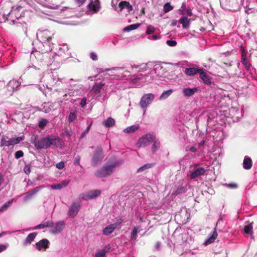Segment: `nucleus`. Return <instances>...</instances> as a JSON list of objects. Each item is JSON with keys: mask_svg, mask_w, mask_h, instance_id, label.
I'll use <instances>...</instances> for the list:
<instances>
[{"mask_svg": "<svg viewBox=\"0 0 257 257\" xmlns=\"http://www.w3.org/2000/svg\"><path fill=\"white\" fill-rule=\"evenodd\" d=\"M110 249V246L109 245H107L104 247V248L101 249L102 251H104V253L105 254L107 252H108Z\"/></svg>", "mask_w": 257, "mask_h": 257, "instance_id": "nucleus-57", "label": "nucleus"}, {"mask_svg": "<svg viewBox=\"0 0 257 257\" xmlns=\"http://www.w3.org/2000/svg\"><path fill=\"white\" fill-rule=\"evenodd\" d=\"M154 98L155 95L152 93L145 94L140 101V106L143 109H146L152 103Z\"/></svg>", "mask_w": 257, "mask_h": 257, "instance_id": "nucleus-8", "label": "nucleus"}, {"mask_svg": "<svg viewBox=\"0 0 257 257\" xmlns=\"http://www.w3.org/2000/svg\"><path fill=\"white\" fill-rule=\"evenodd\" d=\"M241 55L240 62L243 65L245 70L247 71H249L252 67V64L250 62V61L247 58V54L245 52L244 48L243 47H241Z\"/></svg>", "mask_w": 257, "mask_h": 257, "instance_id": "nucleus-9", "label": "nucleus"}, {"mask_svg": "<svg viewBox=\"0 0 257 257\" xmlns=\"http://www.w3.org/2000/svg\"><path fill=\"white\" fill-rule=\"evenodd\" d=\"M252 166V162L251 158L247 156H245L242 164L243 168L245 170H249L251 169Z\"/></svg>", "mask_w": 257, "mask_h": 257, "instance_id": "nucleus-24", "label": "nucleus"}, {"mask_svg": "<svg viewBox=\"0 0 257 257\" xmlns=\"http://www.w3.org/2000/svg\"><path fill=\"white\" fill-rule=\"evenodd\" d=\"M224 185L226 187L231 189H235L237 188L238 187L237 184L235 183H225Z\"/></svg>", "mask_w": 257, "mask_h": 257, "instance_id": "nucleus-47", "label": "nucleus"}, {"mask_svg": "<svg viewBox=\"0 0 257 257\" xmlns=\"http://www.w3.org/2000/svg\"><path fill=\"white\" fill-rule=\"evenodd\" d=\"M48 121L47 119L45 118L41 119L39 120L38 125L40 128L43 129L48 123Z\"/></svg>", "mask_w": 257, "mask_h": 257, "instance_id": "nucleus-40", "label": "nucleus"}, {"mask_svg": "<svg viewBox=\"0 0 257 257\" xmlns=\"http://www.w3.org/2000/svg\"><path fill=\"white\" fill-rule=\"evenodd\" d=\"M77 116V114L75 112H70L68 116V121L69 122L73 121Z\"/></svg>", "mask_w": 257, "mask_h": 257, "instance_id": "nucleus-46", "label": "nucleus"}, {"mask_svg": "<svg viewBox=\"0 0 257 257\" xmlns=\"http://www.w3.org/2000/svg\"><path fill=\"white\" fill-rule=\"evenodd\" d=\"M54 225V222L52 220H48L46 222L41 223L36 226L33 229H43L46 227H51Z\"/></svg>", "mask_w": 257, "mask_h": 257, "instance_id": "nucleus-28", "label": "nucleus"}, {"mask_svg": "<svg viewBox=\"0 0 257 257\" xmlns=\"http://www.w3.org/2000/svg\"><path fill=\"white\" fill-rule=\"evenodd\" d=\"M206 170L203 167H200L198 165H195L192 171L190 174L191 179H195L204 174Z\"/></svg>", "mask_w": 257, "mask_h": 257, "instance_id": "nucleus-11", "label": "nucleus"}, {"mask_svg": "<svg viewBox=\"0 0 257 257\" xmlns=\"http://www.w3.org/2000/svg\"><path fill=\"white\" fill-rule=\"evenodd\" d=\"M166 44L169 46L174 47L177 45V42L175 40H167Z\"/></svg>", "mask_w": 257, "mask_h": 257, "instance_id": "nucleus-50", "label": "nucleus"}, {"mask_svg": "<svg viewBox=\"0 0 257 257\" xmlns=\"http://www.w3.org/2000/svg\"><path fill=\"white\" fill-rule=\"evenodd\" d=\"M65 51H66V52H68V47L67 46L64 45L63 46V47L60 48V51H59L60 55H62L61 52H62V51L65 52Z\"/></svg>", "mask_w": 257, "mask_h": 257, "instance_id": "nucleus-56", "label": "nucleus"}, {"mask_svg": "<svg viewBox=\"0 0 257 257\" xmlns=\"http://www.w3.org/2000/svg\"><path fill=\"white\" fill-rule=\"evenodd\" d=\"M119 164L117 162H114L109 165H104L95 173V175L99 178H104L110 175Z\"/></svg>", "mask_w": 257, "mask_h": 257, "instance_id": "nucleus-3", "label": "nucleus"}, {"mask_svg": "<svg viewBox=\"0 0 257 257\" xmlns=\"http://www.w3.org/2000/svg\"><path fill=\"white\" fill-rule=\"evenodd\" d=\"M179 22L182 24L183 29H187L190 27V19H188L185 16H182L179 19Z\"/></svg>", "mask_w": 257, "mask_h": 257, "instance_id": "nucleus-22", "label": "nucleus"}, {"mask_svg": "<svg viewBox=\"0 0 257 257\" xmlns=\"http://www.w3.org/2000/svg\"><path fill=\"white\" fill-rule=\"evenodd\" d=\"M37 235V233L36 232L30 233L26 238L25 241L23 242V244L25 246H27L28 244H30L34 240Z\"/></svg>", "mask_w": 257, "mask_h": 257, "instance_id": "nucleus-29", "label": "nucleus"}, {"mask_svg": "<svg viewBox=\"0 0 257 257\" xmlns=\"http://www.w3.org/2000/svg\"><path fill=\"white\" fill-rule=\"evenodd\" d=\"M203 68H197L195 67H189L185 69V74L188 76H193L197 73L200 74Z\"/></svg>", "mask_w": 257, "mask_h": 257, "instance_id": "nucleus-19", "label": "nucleus"}, {"mask_svg": "<svg viewBox=\"0 0 257 257\" xmlns=\"http://www.w3.org/2000/svg\"><path fill=\"white\" fill-rule=\"evenodd\" d=\"M54 33L48 29H39L37 32V37L42 43L49 42Z\"/></svg>", "mask_w": 257, "mask_h": 257, "instance_id": "nucleus-4", "label": "nucleus"}, {"mask_svg": "<svg viewBox=\"0 0 257 257\" xmlns=\"http://www.w3.org/2000/svg\"><path fill=\"white\" fill-rule=\"evenodd\" d=\"M37 57L41 58L47 66L52 64L51 62H53L52 60L54 59V56H52V58H51L50 54L48 53H40L39 52L37 53Z\"/></svg>", "mask_w": 257, "mask_h": 257, "instance_id": "nucleus-17", "label": "nucleus"}, {"mask_svg": "<svg viewBox=\"0 0 257 257\" xmlns=\"http://www.w3.org/2000/svg\"><path fill=\"white\" fill-rule=\"evenodd\" d=\"M155 139L156 136L154 134L148 133L139 140L137 146L138 148H144L149 146Z\"/></svg>", "mask_w": 257, "mask_h": 257, "instance_id": "nucleus-6", "label": "nucleus"}, {"mask_svg": "<svg viewBox=\"0 0 257 257\" xmlns=\"http://www.w3.org/2000/svg\"><path fill=\"white\" fill-rule=\"evenodd\" d=\"M24 171L26 174L29 175L31 173L30 166L29 165H26L24 168Z\"/></svg>", "mask_w": 257, "mask_h": 257, "instance_id": "nucleus-52", "label": "nucleus"}, {"mask_svg": "<svg viewBox=\"0 0 257 257\" xmlns=\"http://www.w3.org/2000/svg\"><path fill=\"white\" fill-rule=\"evenodd\" d=\"M138 232V227H135L132 232H131V240H133V239H136V238H137V233Z\"/></svg>", "mask_w": 257, "mask_h": 257, "instance_id": "nucleus-41", "label": "nucleus"}, {"mask_svg": "<svg viewBox=\"0 0 257 257\" xmlns=\"http://www.w3.org/2000/svg\"><path fill=\"white\" fill-rule=\"evenodd\" d=\"M13 201V199H12L11 200L8 201V202H6L5 204H4L1 207H0V212H3L4 211H5L7 209L8 207L10 206V205L12 204V203Z\"/></svg>", "mask_w": 257, "mask_h": 257, "instance_id": "nucleus-39", "label": "nucleus"}, {"mask_svg": "<svg viewBox=\"0 0 257 257\" xmlns=\"http://www.w3.org/2000/svg\"><path fill=\"white\" fill-rule=\"evenodd\" d=\"M198 89L196 87L190 88H184L182 90L183 95L186 97H190L194 95V94L197 92Z\"/></svg>", "mask_w": 257, "mask_h": 257, "instance_id": "nucleus-26", "label": "nucleus"}, {"mask_svg": "<svg viewBox=\"0 0 257 257\" xmlns=\"http://www.w3.org/2000/svg\"><path fill=\"white\" fill-rule=\"evenodd\" d=\"M205 144V141L204 140H202L201 141L200 143H199V146L200 147H203L204 146Z\"/></svg>", "mask_w": 257, "mask_h": 257, "instance_id": "nucleus-64", "label": "nucleus"}, {"mask_svg": "<svg viewBox=\"0 0 257 257\" xmlns=\"http://www.w3.org/2000/svg\"><path fill=\"white\" fill-rule=\"evenodd\" d=\"M86 104V100L85 98H83L82 99H81L80 102V105L81 107H83L84 106H85V105Z\"/></svg>", "mask_w": 257, "mask_h": 257, "instance_id": "nucleus-60", "label": "nucleus"}, {"mask_svg": "<svg viewBox=\"0 0 257 257\" xmlns=\"http://www.w3.org/2000/svg\"><path fill=\"white\" fill-rule=\"evenodd\" d=\"M103 158L102 147L101 146H98L93 154L91 161V165L93 167H97L98 164L101 163Z\"/></svg>", "mask_w": 257, "mask_h": 257, "instance_id": "nucleus-5", "label": "nucleus"}, {"mask_svg": "<svg viewBox=\"0 0 257 257\" xmlns=\"http://www.w3.org/2000/svg\"><path fill=\"white\" fill-rule=\"evenodd\" d=\"M155 163H154L146 164L144 165L143 166H141V167H140L139 168H138V169L137 170V172L139 173V172H143L147 169H148L149 168L153 167V166H155Z\"/></svg>", "mask_w": 257, "mask_h": 257, "instance_id": "nucleus-34", "label": "nucleus"}, {"mask_svg": "<svg viewBox=\"0 0 257 257\" xmlns=\"http://www.w3.org/2000/svg\"><path fill=\"white\" fill-rule=\"evenodd\" d=\"M69 181L67 180H64L62 181L60 183L54 184L51 186V188L52 189L58 190L61 189L66 186H67L69 184Z\"/></svg>", "mask_w": 257, "mask_h": 257, "instance_id": "nucleus-30", "label": "nucleus"}, {"mask_svg": "<svg viewBox=\"0 0 257 257\" xmlns=\"http://www.w3.org/2000/svg\"><path fill=\"white\" fill-rule=\"evenodd\" d=\"M81 206V204L79 202H73L68 211V217L73 218L76 216L80 209Z\"/></svg>", "mask_w": 257, "mask_h": 257, "instance_id": "nucleus-10", "label": "nucleus"}, {"mask_svg": "<svg viewBox=\"0 0 257 257\" xmlns=\"http://www.w3.org/2000/svg\"><path fill=\"white\" fill-rule=\"evenodd\" d=\"M60 142V139L58 137L52 135H48L46 137L39 139L35 144V146L38 149H47L52 145L56 146V144Z\"/></svg>", "mask_w": 257, "mask_h": 257, "instance_id": "nucleus-2", "label": "nucleus"}, {"mask_svg": "<svg viewBox=\"0 0 257 257\" xmlns=\"http://www.w3.org/2000/svg\"><path fill=\"white\" fill-rule=\"evenodd\" d=\"M8 247V245L6 244H0V253L5 250Z\"/></svg>", "mask_w": 257, "mask_h": 257, "instance_id": "nucleus-59", "label": "nucleus"}, {"mask_svg": "<svg viewBox=\"0 0 257 257\" xmlns=\"http://www.w3.org/2000/svg\"><path fill=\"white\" fill-rule=\"evenodd\" d=\"M24 156V153L22 151H18L15 154V157L16 159H19Z\"/></svg>", "mask_w": 257, "mask_h": 257, "instance_id": "nucleus-49", "label": "nucleus"}, {"mask_svg": "<svg viewBox=\"0 0 257 257\" xmlns=\"http://www.w3.org/2000/svg\"><path fill=\"white\" fill-rule=\"evenodd\" d=\"M101 191L99 190H91L87 193L83 195L82 198L84 200L92 199L99 196L101 194Z\"/></svg>", "mask_w": 257, "mask_h": 257, "instance_id": "nucleus-14", "label": "nucleus"}, {"mask_svg": "<svg viewBox=\"0 0 257 257\" xmlns=\"http://www.w3.org/2000/svg\"><path fill=\"white\" fill-rule=\"evenodd\" d=\"M186 190L187 189L186 187L181 186L180 187H178L176 191V193L177 194H179L183 193H185L186 191Z\"/></svg>", "mask_w": 257, "mask_h": 257, "instance_id": "nucleus-43", "label": "nucleus"}, {"mask_svg": "<svg viewBox=\"0 0 257 257\" xmlns=\"http://www.w3.org/2000/svg\"><path fill=\"white\" fill-rule=\"evenodd\" d=\"M139 128V125H133L125 128L123 132L127 134L133 133L137 131Z\"/></svg>", "mask_w": 257, "mask_h": 257, "instance_id": "nucleus-32", "label": "nucleus"}, {"mask_svg": "<svg viewBox=\"0 0 257 257\" xmlns=\"http://www.w3.org/2000/svg\"><path fill=\"white\" fill-rule=\"evenodd\" d=\"M153 144L152 147V150L153 153H155L160 148V143L159 141L156 138L153 141Z\"/></svg>", "mask_w": 257, "mask_h": 257, "instance_id": "nucleus-35", "label": "nucleus"}, {"mask_svg": "<svg viewBox=\"0 0 257 257\" xmlns=\"http://www.w3.org/2000/svg\"><path fill=\"white\" fill-rule=\"evenodd\" d=\"M80 157L77 156L74 160V164L75 165H78L80 164Z\"/></svg>", "mask_w": 257, "mask_h": 257, "instance_id": "nucleus-55", "label": "nucleus"}, {"mask_svg": "<svg viewBox=\"0 0 257 257\" xmlns=\"http://www.w3.org/2000/svg\"><path fill=\"white\" fill-rule=\"evenodd\" d=\"M161 36L159 34L158 35H154L152 36V38H149L150 39H152L153 40H157L160 39Z\"/></svg>", "mask_w": 257, "mask_h": 257, "instance_id": "nucleus-58", "label": "nucleus"}, {"mask_svg": "<svg viewBox=\"0 0 257 257\" xmlns=\"http://www.w3.org/2000/svg\"><path fill=\"white\" fill-rule=\"evenodd\" d=\"M47 77L48 79V84L51 86H53L56 84L57 82L60 80V78L58 77L57 73L56 72H52L51 73V74H49Z\"/></svg>", "mask_w": 257, "mask_h": 257, "instance_id": "nucleus-16", "label": "nucleus"}, {"mask_svg": "<svg viewBox=\"0 0 257 257\" xmlns=\"http://www.w3.org/2000/svg\"><path fill=\"white\" fill-rule=\"evenodd\" d=\"M200 78L202 79L203 82L209 85L211 83V80L210 77L207 75L206 73L204 71L203 68L199 74Z\"/></svg>", "mask_w": 257, "mask_h": 257, "instance_id": "nucleus-23", "label": "nucleus"}, {"mask_svg": "<svg viewBox=\"0 0 257 257\" xmlns=\"http://www.w3.org/2000/svg\"><path fill=\"white\" fill-rule=\"evenodd\" d=\"M222 220V218H220L218 220V221L216 223V226L218 225V224L220 223V221ZM217 236V233L216 232V227L214 228V231L212 232L211 235L205 240L204 242V244L207 245L209 244L213 243L214 242Z\"/></svg>", "mask_w": 257, "mask_h": 257, "instance_id": "nucleus-15", "label": "nucleus"}, {"mask_svg": "<svg viewBox=\"0 0 257 257\" xmlns=\"http://www.w3.org/2000/svg\"><path fill=\"white\" fill-rule=\"evenodd\" d=\"M90 58L94 61H96L97 60V56L94 52H91L90 54Z\"/></svg>", "mask_w": 257, "mask_h": 257, "instance_id": "nucleus-54", "label": "nucleus"}, {"mask_svg": "<svg viewBox=\"0 0 257 257\" xmlns=\"http://www.w3.org/2000/svg\"><path fill=\"white\" fill-rule=\"evenodd\" d=\"M49 241L47 239H43L35 244L36 248L41 250L42 248L46 249L49 247Z\"/></svg>", "mask_w": 257, "mask_h": 257, "instance_id": "nucleus-20", "label": "nucleus"}, {"mask_svg": "<svg viewBox=\"0 0 257 257\" xmlns=\"http://www.w3.org/2000/svg\"><path fill=\"white\" fill-rule=\"evenodd\" d=\"M174 7L170 5V3H166L163 7V11L165 13H167L172 11Z\"/></svg>", "mask_w": 257, "mask_h": 257, "instance_id": "nucleus-38", "label": "nucleus"}, {"mask_svg": "<svg viewBox=\"0 0 257 257\" xmlns=\"http://www.w3.org/2000/svg\"><path fill=\"white\" fill-rule=\"evenodd\" d=\"M88 7L89 9L94 10L95 12H97L99 9L96 5L94 4L92 2L88 5Z\"/></svg>", "mask_w": 257, "mask_h": 257, "instance_id": "nucleus-45", "label": "nucleus"}, {"mask_svg": "<svg viewBox=\"0 0 257 257\" xmlns=\"http://www.w3.org/2000/svg\"><path fill=\"white\" fill-rule=\"evenodd\" d=\"M103 86L104 84L101 82L96 83L93 86L92 91L94 94L96 98L101 96V91Z\"/></svg>", "mask_w": 257, "mask_h": 257, "instance_id": "nucleus-18", "label": "nucleus"}, {"mask_svg": "<svg viewBox=\"0 0 257 257\" xmlns=\"http://www.w3.org/2000/svg\"><path fill=\"white\" fill-rule=\"evenodd\" d=\"M173 92L172 89H169L164 91L159 98L160 100L167 99Z\"/></svg>", "mask_w": 257, "mask_h": 257, "instance_id": "nucleus-33", "label": "nucleus"}, {"mask_svg": "<svg viewBox=\"0 0 257 257\" xmlns=\"http://www.w3.org/2000/svg\"><path fill=\"white\" fill-rule=\"evenodd\" d=\"M75 2L79 6L84 3L86 0H75Z\"/></svg>", "mask_w": 257, "mask_h": 257, "instance_id": "nucleus-62", "label": "nucleus"}, {"mask_svg": "<svg viewBox=\"0 0 257 257\" xmlns=\"http://www.w3.org/2000/svg\"><path fill=\"white\" fill-rule=\"evenodd\" d=\"M118 224L115 223L111 224L106 226L102 230L103 234L108 235L112 233L114 229L117 227Z\"/></svg>", "mask_w": 257, "mask_h": 257, "instance_id": "nucleus-21", "label": "nucleus"}, {"mask_svg": "<svg viewBox=\"0 0 257 257\" xmlns=\"http://www.w3.org/2000/svg\"><path fill=\"white\" fill-rule=\"evenodd\" d=\"M189 150L193 153H195L197 151V149L195 147H191L189 149Z\"/></svg>", "mask_w": 257, "mask_h": 257, "instance_id": "nucleus-63", "label": "nucleus"}, {"mask_svg": "<svg viewBox=\"0 0 257 257\" xmlns=\"http://www.w3.org/2000/svg\"><path fill=\"white\" fill-rule=\"evenodd\" d=\"M44 185H40L34 188L33 190L27 192L25 194L24 200V201H27L31 199L35 194L39 192L41 189L44 188Z\"/></svg>", "mask_w": 257, "mask_h": 257, "instance_id": "nucleus-13", "label": "nucleus"}, {"mask_svg": "<svg viewBox=\"0 0 257 257\" xmlns=\"http://www.w3.org/2000/svg\"><path fill=\"white\" fill-rule=\"evenodd\" d=\"M186 5H185V3H183L182 4V6L181 7V8L180 9V11L183 12V11H185L186 10Z\"/></svg>", "mask_w": 257, "mask_h": 257, "instance_id": "nucleus-61", "label": "nucleus"}, {"mask_svg": "<svg viewBox=\"0 0 257 257\" xmlns=\"http://www.w3.org/2000/svg\"><path fill=\"white\" fill-rule=\"evenodd\" d=\"M181 15H187L188 16H191L192 15V10L191 9H186L185 11L182 12Z\"/></svg>", "mask_w": 257, "mask_h": 257, "instance_id": "nucleus-48", "label": "nucleus"}, {"mask_svg": "<svg viewBox=\"0 0 257 257\" xmlns=\"http://www.w3.org/2000/svg\"><path fill=\"white\" fill-rule=\"evenodd\" d=\"M9 138L7 136L3 135L1 139V147H9L12 145L19 144L21 141L24 140V137H19L17 138H12L9 140H7Z\"/></svg>", "mask_w": 257, "mask_h": 257, "instance_id": "nucleus-7", "label": "nucleus"}, {"mask_svg": "<svg viewBox=\"0 0 257 257\" xmlns=\"http://www.w3.org/2000/svg\"><path fill=\"white\" fill-rule=\"evenodd\" d=\"M118 7L120 8V11L118 12L119 13L124 9H126L128 12L133 11V10L132 6L128 2L126 1H122L120 2L118 4Z\"/></svg>", "mask_w": 257, "mask_h": 257, "instance_id": "nucleus-25", "label": "nucleus"}, {"mask_svg": "<svg viewBox=\"0 0 257 257\" xmlns=\"http://www.w3.org/2000/svg\"><path fill=\"white\" fill-rule=\"evenodd\" d=\"M105 255L104 251L101 250L95 253V257H104Z\"/></svg>", "mask_w": 257, "mask_h": 257, "instance_id": "nucleus-53", "label": "nucleus"}, {"mask_svg": "<svg viewBox=\"0 0 257 257\" xmlns=\"http://www.w3.org/2000/svg\"><path fill=\"white\" fill-rule=\"evenodd\" d=\"M252 223H248L244 227V232L246 234H252Z\"/></svg>", "mask_w": 257, "mask_h": 257, "instance_id": "nucleus-37", "label": "nucleus"}, {"mask_svg": "<svg viewBox=\"0 0 257 257\" xmlns=\"http://www.w3.org/2000/svg\"><path fill=\"white\" fill-rule=\"evenodd\" d=\"M21 85V83L16 80H11L8 84L9 88L11 89L13 91L17 90Z\"/></svg>", "mask_w": 257, "mask_h": 257, "instance_id": "nucleus-27", "label": "nucleus"}, {"mask_svg": "<svg viewBox=\"0 0 257 257\" xmlns=\"http://www.w3.org/2000/svg\"><path fill=\"white\" fill-rule=\"evenodd\" d=\"M65 163L63 161H61L56 164V167L57 169H62L65 167Z\"/></svg>", "mask_w": 257, "mask_h": 257, "instance_id": "nucleus-51", "label": "nucleus"}, {"mask_svg": "<svg viewBox=\"0 0 257 257\" xmlns=\"http://www.w3.org/2000/svg\"><path fill=\"white\" fill-rule=\"evenodd\" d=\"M65 225L64 221H59L54 225L52 227L51 232L53 234H58L60 233L64 229Z\"/></svg>", "mask_w": 257, "mask_h": 257, "instance_id": "nucleus-12", "label": "nucleus"}, {"mask_svg": "<svg viewBox=\"0 0 257 257\" xmlns=\"http://www.w3.org/2000/svg\"><path fill=\"white\" fill-rule=\"evenodd\" d=\"M115 124V120L112 117H108L107 119L103 121V125L107 127H110L113 126Z\"/></svg>", "mask_w": 257, "mask_h": 257, "instance_id": "nucleus-31", "label": "nucleus"}, {"mask_svg": "<svg viewBox=\"0 0 257 257\" xmlns=\"http://www.w3.org/2000/svg\"><path fill=\"white\" fill-rule=\"evenodd\" d=\"M140 24H135L129 25L123 29L124 32H129L132 30H134L138 28L140 26Z\"/></svg>", "mask_w": 257, "mask_h": 257, "instance_id": "nucleus-36", "label": "nucleus"}, {"mask_svg": "<svg viewBox=\"0 0 257 257\" xmlns=\"http://www.w3.org/2000/svg\"><path fill=\"white\" fill-rule=\"evenodd\" d=\"M131 70H126L125 76L130 77L135 84L152 82L157 77H162L165 69L160 64L149 62L140 65H131Z\"/></svg>", "mask_w": 257, "mask_h": 257, "instance_id": "nucleus-1", "label": "nucleus"}, {"mask_svg": "<svg viewBox=\"0 0 257 257\" xmlns=\"http://www.w3.org/2000/svg\"><path fill=\"white\" fill-rule=\"evenodd\" d=\"M92 124V121H91L87 126V127H86V128L85 130V131L82 133V134L81 135V138H83L86 135V134L89 132V130L91 126V125Z\"/></svg>", "mask_w": 257, "mask_h": 257, "instance_id": "nucleus-44", "label": "nucleus"}, {"mask_svg": "<svg viewBox=\"0 0 257 257\" xmlns=\"http://www.w3.org/2000/svg\"><path fill=\"white\" fill-rule=\"evenodd\" d=\"M155 30H156V29L154 27H153L151 25H149L147 26L146 34L147 35L151 34L153 33L155 31Z\"/></svg>", "mask_w": 257, "mask_h": 257, "instance_id": "nucleus-42", "label": "nucleus"}]
</instances>
